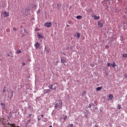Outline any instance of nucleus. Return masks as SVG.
I'll return each instance as SVG.
<instances>
[{
  "instance_id": "obj_1",
  "label": "nucleus",
  "mask_w": 127,
  "mask_h": 127,
  "mask_svg": "<svg viewBox=\"0 0 127 127\" xmlns=\"http://www.w3.org/2000/svg\"><path fill=\"white\" fill-rule=\"evenodd\" d=\"M44 26H45V27H51V26H52V23H51V22H46L44 24Z\"/></svg>"
},
{
  "instance_id": "obj_2",
  "label": "nucleus",
  "mask_w": 127,
  "mask_h": 127,
  "mask_svg": "<svg viewBox=\"0 0 127 127\" xmlns=\"http://www.w3.org/2000/svg\"><path fill=\"white\" fill-rule=\"evenodd\" d=\"M104 26V24L101 22V21H99L98 22V27H100L102 28V27Z\"/></svg>"
},
{
  "instance_id": "obj_3",
  "label": "nucleus",
  "mask_w": 127,
  "mask_h": 127,
  "mask_svg": "<svg viewBox=\"0 0 127 127\" xmlns=\"http://www.w3.org/2000/svg\"><path fill=\"white\" fill-rule=\"evenodd\" d=\"M108 101H112L114 98V96L112 94H109L108 96Z\"/></svg>"
},
{
  "instance_id": "obj_4",
  "label": "nucleus",
  "mask_w": 127,
  "mask_h": 127,
  "mask_svg": "<svg viewBox=\"0 0 127 127\" xmlns=\"http://www.w3.org/2000/svg\"><path fill=\"white\" fill-rule=\"evenodd\" d=\"M40 46V44L38 42H36V44L35 45V49H39V47Z\"/></svg>"
},
{
  "instance_id": "obj_5",
  "label": "nucleus",
  "mask_w": 127,
  "mask_h": 127,
  "mask_svg": "<svg viewBox=\"0 0 127 127\" xmlns=\"http://www.w3.org/2000/svg\"><path fill=\"white\" fill-rule=\"evenodd\" d=\"M3 14H4L5 17H8V16H9V13H8V12H6V11H4L3 13Z\"/></svg>"
},
{
  "instance_id": "obj_6",
  "label": "nucleus",
  "mask_w": 127,
  "mask_h": 127,
  "mask_svg": "<svg viewBox=\"0 0 127 127\" xmlns=\"http://www.w3.org/2000/svg\"><path fill=\"white\" fill-rule=\"evenodd\" d=\"M0 105L2 106V109L3 110H5V105L4 104V103H1Z\"/></svg>"
},
{
  "instance_id": "obj_7",
  "label": "nucleus",
  "mask_w": 127,
  "mask_h": 127,
  "mask_svg": "<svg viewBox=\"0 0 127 127\" xmlns=\"http://www.w3.org/2000/svg\"><path fill=\"white\" fill-rule=\"evenodd\" d=\"M93 17L94 18V19H97V20H99L100 19V16H97L96 15H94Z\"/></svg>"
},
{
  "instance_id": "obj_8",
  "label": "nucleus",
  "mask_w": 127,
  "mask_h": 127,
  "mask_svg": "<svg viewBox=\"0 0 127 127\" xmlns=\"http://www.w3.org/2000/svg\"><path fill=\"white\" fill-rule=\"evenodd\" d=\"M102 87H98L96 88V91H100V90H102Z\"/></svg>"
},
{
  "instance_id": "obj_9",
  "label": "nucleus",
  "mask_w": 127,
  "mask_h": 127,
  "mask_svg": "<svg viewBox=\"0 0 127 127\" xmlns=\"http://www.w3.org/2000/svg\"><path fill=\"white\" fill-rule=\"evenodd\" d=\"M38 37L39 39H40V38H43V37L41 36V35H40L39 33H38Z\"/></svg>"
},
{
  "instance_id": "obj_10",
  "label": "nucleus",
  "mask_w": 127,
  "mask_h": 127,
  "mask_svg": "<svg viewBox=\"0 0 127 127\" xmlns=\"http://www.w3.org/2000/svg\"><path fill=\"white\" fill-rule=\"evenodd\" d=\"M122 57L127 58V54H123Z\"/></svg>"
},
{
  "instance_id": "obj_11",
  "label": "nucleus",
  "mask_w": 127,
  "mask_h": 127,
  "mask_svg": "<svg viewBox=\"0 0 127 127\" xmlns=\"http://www.w3.org/2000/svg\"><path fill=\"white\" fill-rule=\"evenodd\" d=\"M111 65H112V67H113V68H114V67H116V63L115 62H113V64H111Z\"/></svg>"
},
{
  "instance_id": "obj_12",
  "label": "nucleus",
  "mask_w": 127,
  "mask_h": 127,
  "mask_svg": "<svg viewBox=\"0 0 127 127\" xmlns=\"http://www.w3.org/2000/svg\"><path fill=\"white\" fill-rule=\"evenodd\" d=\"M117 109H118V110H121L122 109V106L121 105H120V104H118Z\"/></svg>"
},
{
  "instance_id": "obj_13",
  "label": "nucleus",
  "mask_w": 127,
  "mask_h": 127,
  "mask_svg": "<svg viewBox=\"0 0 127 127\" xmlns=\"http://www.w3.org/2000/svg\"><path fill=\"white\" fill-rule=\"evenodd\" d=\"M76 18L77 19H82V16H80V15L77 16Z\"/></svg>"
},
{
  "instance_id": "obj_14",
  "label": "nucleus",
  "mask_w": 127,
  "mask_h": 127,
  "mask_svg": "<svg viewBox=\"0 0 127 127\" xmlns=\"http://www.w3.org/2000/svg\"><path fill=\"white\" fill-rule=\"evenodd\" d=\"M56 108H61V107H60V105H59V103H57L56 104Z\"/></svg>"
},
{
  "instance_id": "obj_15",
  "label": "nucleus",
  "mask_w": 127,
  "mask_h": 127,
  "mask_svg": "<svg viewBox=\"0 0 127 127\" xmlns=\"http://www.w3.org/2000/svg\"><path fill=\"white\" fill-rule=\"evenodd\" d=\"M51 86V89H53V90H56V87L53 88V85H50Z\"/></svg>"
},
{
  "instance_id": "obj_16",
  "label": "nucleus",
  "mask_w": 127,
  "mask_h": 127,
  "mask_svg": "<svg viewBox=\"0 0 127 127\" xmlns=\"http://www.w3.org/2000/svg\"><path fill=\"white\" fill-rule=\"evenodd\" d=\"M58 104H59V105H60V107H62V101H59Z\"/></svg>"
},
{
  "instance_id": "obj_17",
  "label": "nucleus",
  "mask_w": 127,
  "mask_h": 127,
  "mask_svg": "<svg viewBox=\"0 0 127 127\" xmlns=\"http://www.w3.org/2000/svg\"><path fill=\"white\" fill-rule=\"evenodd\" d=\"M77 36L78 38H80V36H81V35L80 34V33H77Z\"/></svg>"
},
{
  "instance_id": "obj_18",
  "label": "nucleus",
  "mask_w": 127,
  "mask_h": 127,
  "mask_svg": "<svg viewBox=\"0 0 127 127\" xmlns=\"http://www.w3.org/2000/svg\"><path fill=\"white\" fill-rule=\"evenodd\" d=\"M68 127H74V125H73L72 124H69V125H68Z\"/></svg>"
},
{
  "instance_id": "obj_19",
  "label": "nucleus",
  "mask_w": 127,
  "mask_h": 127,
  "mask_svg": "<svg viewBox=\"0 0 127 127\" xmlns=\"http://www.w3.org/2000/svg\"><path fill=\"white\" fill-rule=\"evenodd\" d=\"M17 53L18 54H19V53H21V51H20V50H18L17 51Z\"/></svg>"
},
{
  "instance_id": "obj_20",
  "label": "nucleus",
  "mask_w": 127,
  "mask_h": 127,
  "mask_svg": "<svg viewBox=\"0 0 127 127\" xmlns=\"http://www.w3.org/2000/svg\"><path fill=\"white\" fill-rule=\"evenodd\" d=\"M6 32H9L10 31V29H7L6 30Z\"/></svg>"
},
{
  "instance_id": "obj_21",
  "label": "nucleus",
  "mask_w": 127,
  "mask_h": 127,
  "mask_svg": "<svg viewBox=\"0 0 127 127\" xmlns=\"http://www.w3.org/2000/svg\"><path fill=\"white\" fill-rule=\"evenodd\" d=\"M2 124L3 125V126H5L6 125V124H5V123H4V122H2Z\"/></svg>"
},
{
  "instance_id": "obj_22",
  "label": "nucleus",
  "mask_w": 127,
  "mask_h": 127,
  "mask_svg": "<svg viewBox=\"0 0 127 127\" xmlns=\"http://www.w3.org/2000/svg\"><path fill=\"white\" fill-rule=\"evenodd\" d=\"M105 48H106V49H109V46H108V45L106 46H105Z\"/></svg>"
},
{
  "instance_id": "obj_23",
  "label": "nucleus",
  "mask_w": 127,
  "mask_h": 127,
  "mask_svg": "<svg viewBox=\"0 0 127 127\" xmlns=\"http://www.w3.org/2000/svg\"><path fill=\"white\" fill-rule=\"evenodd\" d=\"M111 65V64L110 63H107V66L109 67V66Z\"/></svg>"
},
{
  "instance_id": "obj_24",
  "label": "nucleus",
  "mask_w": 127,
  "mask_h": 127,
  "mask_svg": "<svg viewBox=\"0 0 127 127\" xmlns=\"http://www.w3.org/2000/svg\"><path fill=\"white\" fill-rule=\"evenodd\" d=\"M35 31H39V29H38V28H36V29H35Z\"/></svg>"
},
{
  "instance_id": "obj_25",
  "label": "nucleus",
  "mask_w": 127,
  "mask_h": 127,
  "mask_svg": "<svg viewBox=\"0 0 127 127\" xmlns=\"http://www.w3.org/2000/svg\"><path fill=\"white\" fill-rule=\"evenodd\" d=\"M62 63H65V62H64V60H61Z\"/></svg>"
},
{
  "instance_id": "obj_26",
  "label": "nucleus",
  "mask_w": 127,
  "mask_h": 127,
  "mask_svg": "<svg viewBox=\"0 0 127 127\" xmlns=\"http://www.w3.org/2000/svg\"><path fill=\"white\" fill-rule=\"evenodd\" d=\"M46 92L47 93H49V92H50V90H49V89L46 90Z\"/></svg>"
},
{
  "instance_id": "obj_27",
  "label": "nucleus",
  "mask_w": 127,
  "mask_h": 127,
  "mask_svg": "<svg viewBox=\"0 0 127 127\" xmlns=\"http://www.w3.org/2000/svg\"><path fill=\"white\" fill-rule=\"evenodd\" d=\"M4 92H5V89L3 88V93H4Z\"/></svg>"
},
{
  "instance_id": "obj_28",
  "label": "nucleus",
  "mask_w": 127,
  "mask_h": 127,
  "mask_svg": "<svg viewBox=\"0 0 127 127\" xmlns=\"http://www.w3.org/2000/svg\"><path fill=\"white\" fill-rule=\"evenodd\" d=\"M13 30H14V31H16V28H13Z\"/></svg>"
},
{
  "instance_id": "obj_29",
  "label": "nucleus",
  "mask_w": 127,
  "mask_h": 127,
  "mask_svg": "<svg viewBox=\"0 0 127 127\" xmlns=\"http://www.w3.org/2000/svg\"><path fill=\"white\" fill-rule=\"evenodd\" d=\"M22 65H23V66H24V65H25V63H22Z\"/></svg>"
},
{
  "instance_id": "obj_30",
  "label": "nucleus",
  "mask_w": 127,
  "mask_h": 127,
  "mask_svg": "<svg viewBox=\"0 0 127 127\" xmlns=\"http://www.w3.org/2000/svg\"><path fill=\"white\" fill-rule=\"evenodd\" d=\"M41 117L42 118H43L44 117V115H43V114L41 115Z\"/></svg>"
},
{
  "instance_id": "obj_31",
  "label": "nucleus",
  "mask_w": 127,
  "mask_h": 127,
  "mask_svg": "<svg viewBox=\"0 0 127 127\" xmlns=\"http://www.w3.org/2000/svg\"><path fill=\"white\" fill-rule=\"evenodd\" d=\"M95 127H99L98 125H95Z\"/></svg>"
},
{
  "instance_id": "obj_32",
  "label": "nucleus",
  "mask_w": 127,
  "mask_h": 127,
  "mask_svg": "<svg viewBox=\"0 0 127 127\" xmlns=\"http://www.w3.org/2000/svg\"><path fill=\"white\" fill-rule=\"evenodd\" d=\"M31 116H32V114H31L29 115V117H31Z\"/></svg>"
},
{
  "instance_id": "obj_33",
  "label": "nucleus",
  "mask_w": 127,
  "mask_h": 127,
  "mask_svg": "<svg viewBox=\"0 0 127 127\" xmlns=\"http://www.w3.org/2000/svg\"><path fill=\"white\" fill-rule=\"evenodd\" d=\"M66 26L68 27H69V25H66Z\"/></svg>"
},
{
  "instance_id": "obj_34",
  "label": "nucleus",
  "mask_w": 127,
  "mask_h": 127,
  "mask_svg": "<svg viewBox=\"0 0 127 127\" xmlns=\"http://www.w3.org/2000/svg\"><path fill=\"white\" fill-rule=\"evenodd\" d=\"M47 53H49V51H47Z\"/></svg>"
},
{
  "instance_id": "obj_35",
  "label": "nucleus",
  "mask_w": 127,
  "mask_h": 127,
  "mask_svg": "<svg viewBox=\"0 0 127 127\" xmlns=\"http://www.w3.org/2000/svg\"><path fill=\"white\" fill-rule=\"evenodd\" d=\"M28 122H30V120H28Z\"/></svg>"
},
{
  "instance_id": "obj_36",
  "label": "nucleus",
  "mask_w": 127,
  "mask_h": 127,
  "mask_svg": "<svg viewBox=\"0 0 127 127\" xmlns=\"http://www.w3.org/2000/svg\"><path fill=\"white\" fill-rule=\"evenodd\" d=\"M65 118H64V120H65Z\"/></svg>"
}]
</instances>
